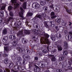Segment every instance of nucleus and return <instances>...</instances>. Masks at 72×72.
Instances as JSON below:
<instances>
[{
    "label": "nucleus",
    "mask_w": 72,
    "mask_h": 72,
    "mask_svg": "<svg viewBox=\"0 0 72 72\" xmlns=\"http://www.w3.org/2000/svg\"><path fill=\"white\" fill-rule=\"evenodd\" d=\"M48 22L46 21H44L43 22L44 26L46 27H49V26L48 24Z\"/></svg>",
    "instance_id": "393cba45"
},
{
    "label": "nucleus",
    "mask_w": 72,
    "mask_h": 72,
    "mask_svg": "<svg viewBox=\"0 0 72 72\" xmlns=\"http://www.w3.org/2000/svg\"><path fill=\"white\" fill-rule=\"evenodd\" d=\"M61 26H56L55 27V28L57 31H58L59 30V28H60Z\"/></svg>",
    "instance_id": "8fccbe9b"
},
{
    "label": "nucleus",
    "mask_w": 72,
    "mask_h": 72,
    "mask_svg": "<svg viewBox=\"0 0 72 72\" xmlns=\"http://www.w3.org/2000/svg\"><path fill=\"white\" fill-rule=\"evenodd\" d=\"M11 56L12 57V59H15L17 58V55L14 54H12Z\"/></svg>",
    "instance_id": "ddd939ff"
},
{
    "label": "nucleus",
    "mask_w": 72,
    "mask_h": 72,
    "mask_svg": "<svg viewBox=\"0 0 72 72\" xmlns=\"http://www.w3.org/2000/svg\"><path fill=\"white\" fill-rule=\"evenodd\" d=\"M32 39H33V40H34V41H35V42H37L38 41V39L36 38L35 36L32 37Z\"/></svg>",
    "instance_id": "4be33fe9"
},
{
    "label": "nucleus",
    "mask_w": 72,
    "mask_h": 72,
    "mask_svg": "<svg viewBox=\"0 0 72 72\" xmlns=\"http://www.w3.org/2000/svg\"><path fill=\"white\" fill-rule=\"evenodd\" d=\"M48 6L49 7H50L52 9H54V7H53V4L51 3H49Z\"/></svg>",
    "instance_id": "c85d7f7f"
},
{
    "label": "nucleus",
    "mask_w": 72,
    "mask_h": 72,
    "mask_svg": "<svg viewBox=\"0 0 72 72\" xmlns=\"http://www.w3.org/2000/svg\"><path fill=\"white\" fill-rule=\"evenodd\" d=\"M26 54H29L30 53V50H26Z\"/></svg>",
    "instance_id": "6e6d98bb"
},
{
    "label": "nucleus",
    "mask_w": 72,
    "mask_h": 72,
    "mask_svg": "<svg viewBox=\"0 0 72 72\" xmlns=\"http://www.w3.org/2000/svg\"><path fill=\"white\" fill-rule=\"evenodd\" d=\"M2 33L3 35H6L8 33V30L6 29H4Z\"/></svg>",
    "instance_id": "9d476101"
},
{
    "label": "nucleus",
    "mask_w": 72,
    "mask_h": 72,
    "mask_svg": "<svg viewBox=\"0 0 72 72\" xmlns=\"http://www.w3.org/2000/svg\"><path fill=\"white\" fill-rule=\"evenodd\" d=\"M39 64L40 66V67L41 68H42V67H44V65L42 64V62H39Z\"/></svg>",
    "instance_id": "6ab92c4d"
},
{
    "label": "nucleus",
    "mask_w": 72,
    "mask_h": 72,
    "mask_svg": "<svg viewBox=\"0 0 72 72\" xmlns=\"http://www.w3.org/2000/svg\"><path fill=\"white\" fill-rule=\"evenodd\" d=\"M59 7L58 6L56 8V12H59Z\"/></svg>",
    "instance_id": "f704fd0d"
},
{
    "label": "nucleus",
    "mask_w": 72,
    "mask_h": 72,
    "mask_svg": "<svg viewBox=\"0 0 72 72\" xmlns=\"http://www.w3.org/2000/svg\"><path fill=\"white\" fill-rule=\"evenodd\" d=\"M66 39H68L69 40H70V41H72V35H66Z\"/></svg>",
    "instance_id": "0eeeda50"
},
{
    "label": "nucleus",
    "mask_w": 72,
    "mask_h": 72,
    "mask_svg": "<svg viewBox=\"0 0 72 72\" xmlns=\"http://www.w3.org/2000/svg\"><path fill=\"white\" fill-rule=\"evenodd\" d=\"M43 9H44L45 11H46L48 10V7L46 6H44L43 8Z\"/></svg>",
    "instance_id": "49530a36"
},
{
    "label": "nucleus",
    "mask_w": 72,
    "mask_h": 72,
    "mask_svg": "<svg viewBox=\"0 0 72 72\" xmlns=\"http://www.w3.org/2000/svg\"><path fill=\"white\" fill-rule=\"evenodd\" d=\"M64 59V58L63 57H60L59 58V60L60 61H62L63 59Z\"/></svg>",
    "instance_id": "5fc2aeb1"
},
{
    "label": "nucleus",
    "mask_w": 72,
    "mask_h": 72,
    "mask_svg": "<svg viewBox=\"0 0 72 72\" xmlns=\"http://www.w3.org/2000/svg\"><path fill=\"white\" fill-rule=\"evenodd\" d=\"M37 15V18H39L41 20H42V16H41V15Z\"/></svg>",
    "instance_id": "bb28decb"
},
{
    "label": "nucleus",
    "mask_w": 72,
    "mask_h": 72,
    "mask_svg": "<svg viewBox=\"0 0 72 72\" xmlns=\"http://www.w3.org/2000/svg\"><path fill=\"white\" fill-rule=\"evenodd\" d=\"M42 17H43L44 18V17H45V15H46L45 14V13L42 14Z\"/></svg>",
    "instance_id": "052dcab7"
},
{
    "label": "nucleus",
    "mask_w": 72,
    "mask_h": 72,
    "mask_svg": "<svg viewBox=\"0 0 72 72\" xmlns=\"http://www.w3.org/2000/svg\"><path fill=\"white\" fill-rule=\"evenodd\" d=\"M61 24L62 26H66V22H65L64 21H62V22Z\"/></svg>",
    "instance_id": "473e14b6"
},
{
    "label": "nucleus",
    "mask_w": 72,
    "mask_h": 72,
    "mask_svg": "<svg viewBox=\"0 0 72 72\" xmlns=\"http://www.w3.org/2000/svg\"><path fill=\"white\" fill-rule=\"evenodd\" d=\"M50 23L51 24L50 26H51V27H54V26H55L54 22L53 21H50Z\"/></svg>",
    "instance_id": "f3484780"
},
{
    "label": "nucleus",
    "mask_w": 72,
    "mask_h": 72,
    "mask_svg": "<svg viewBox=\"0 0 72 72\" xmlns=\"http://www.w3.org/2000/svg\"><path fill=\"white\" fill-rule=\"evenodd\" d=\"M15 68L16 69H18L19 71H22V68L20 66H15Z\"/></svg>",
    "instance_id": "dca6fc26"
},
{
    "label": "nucleus",
    "mask_w": 72,
    "mask_h": 72,
    "mask_svg": "<svg viewBox=\"0 0 72 72\" xmlns=\"http://www.w3.org/2000/svg\"><path fill=\"white\" fill-rule=\"evenodd\" d=\"M19 64V66H22V63L20 62H18L17 64Z\"/></svg>",
    "instance_id": "e2e57ef3"
},
{
    "label": "nucleus",
    "mask_w": 72,
    "mask_h": 72,
    "mask_svg": "<svg viewBox=\"0 0 72 72\" xmlns=\"http://www.w3.org/2000/svg\"><path fill=\"white\" fill-rule=\"evenodd\" d=\"M8 65L10 67H12L13 66V63L12 62L9 63L8 64Z\"/></svg>",
    "instance_id": "4c0bfd02"
},
{
    "label": "nucleus",
    "mask_w": 72,
    "mask_h": 72,
    "mask_svg": "<svg viewBox=\"0 0 72 72\" xmlns=\"http://www.w3.org/2000/svg\"><path fill=\"white\" fill-rule=\"evenodd\" d=\"M4 72H10V69H6V70H4Z\"/></svg>",
    "instance_id": "79ce46f5"
},
{
    "label": "nucleus",
    "mask_w": 72,
    "mask_h": 72,
    "mask_svg": "<svg viewBox=\"0 0 72 72\" xmlns=\"http://www.w3.org/2000/svg\"><path fill=\"white\" fill-rule=\"evenodd\" d=\"M26 4H27V3L26 2H25L23 3L22 5L23 8L24 9H26Z\"/></svg>",
    "instance_id": "b1692460"
},
{
    "label": "nucleus",
    "mask_w": 72,
    "mask_h": 72,
    "mask_svg": "<svg viewBox=\"0 0 72 72\" xmlns=\"http://www.w3.org/2000/svg\"><path fill=\"white\" fill-rule=\"evenodd\" d=\"M22 41L23 44H26V43H27V41L24 38L22 39Z\"/></svg>",
    "instance_id": "aec40b11"
},
{
    "label": "nucleus",
    "mask_w": 72,
    "mask_h": 72,
    "mask_svg": "<svg viewBox=\"0 0 72 72\" xmlns=\"http://www.w3.org/2000/svg\"><path fill=\"white\" fill-rule=\"evenodd\" d=\"M3 56L4 57H8V55L6 53H4L3 54Z\"/></svg>",
    "instance_id": "a19ab883"
},
{
    "label": "nucleus",
    "mask_w": 72,
    "mask_h": 72,
    "mask_svg": "<svg viewBox=\"0 0 72 72\" xmlns=\"http://www.w3.org/2000/svg\"><path fill=\"white\" fill-rule=\"evenodd\" d=\"M17 0H11L12 5L14 6V9H17L19 7V4L18 3H16V1Z\"/></svg>",
    "instance_id": "7ed1b4c3"
},
{
    "label": "nucleus",
    "mask_w": 72,
    "mask_h": 72,
    "mask_svg": "<svg viewBox=\"0 0 72 72\" xmlns=\"http://www.w3.org/2000/svg\"><path fill=\"white\" fill-rule=\"evenodd\" d=\"M37 16L36 15V16L33 19V20H36V19H37Z\"/></svg>",
    "instance_id": "bf43d9fd"
},
{
    "label": "nucleus",
    "mask_w": 72,
    "mask_h": 72,
    "mask_svg": "<svg viewBox=\"0 0 72 72\" xmlns=\"http://www.w3.org/2000/svg\"><path fill=\"white\" fill-rule=\"evenodd\" d=\"M56 21L58 23H60V20L58 19H56Z\"/></svg>",
    "instance_id": "c03bdc74"
},
{
    "label": "nucleus",
    "mask_w": 72,
    "mask_h": 72,
    "mask_svg": "<svg viewBox=\"0 0 72 72\" xmlns=\"http://www.w3.org/2000/svg\"><path fill=\"white\" fill-rule=\"evenodd\" d=\"M40 6L39 4H38L37 3V4L36 5V7H35L36 9H38L39 8H40Z\"/></svg>",
    "instance_id": "72a5a7b5"
},
{
    "label": "nucleus",
    "mask_w": 72,
    "mask_h": 72,
    "mask_svg": "<svg viewBox=\"0 0 72 72\" xmlns=\"http://www.w3.org/2000/svg\"><path fill=\"white\" fill-rule=\"evenodd\" d=\"M68 68L69 69H72V67H71V64H70L69 65V66H68Z\"/></svg>",
    "instance_id": "4d7b16f0"
},
{
    "label": "nucleus",
    "mask_w": 72,
    "mask_h": 72,
    "mask_svg": "<svg viewBox=\"0 0 72 72\" xmlns=\"http://www.w3.org/2000/svg\"><path fill=\"white\" fill-rule=\"evenodd\" d=\"M23 35V31L21 30L19 32H18L17 34V36H21Z\"/></svg>",
    "instance_id": "9b49d317"
},
{
    "label": "nucleus",
    "mask_w": 72,
    "mask_h": 72,
    "mask_svg": "<svg viewBox=\"0 0 72 72\" xmlns=\"http://www.w3.org/2000/svg\"><path fill=\"white\" fill-rule=\"evenodd\" d=\"M14 25L15 26H16V27H20V26H21V23L19 22L17 24V23L15 22L14 24Z\"/></svg>",
    "instance_id": "2eb2a0df"
},
{
    "label": "nucleus",
    "mask_w": 72,
    "mask_h": 72,
    "mask_svg": "<svg viewBox=\"0 0 72 72\" xmlns=\"http://www.w3.org/2000/svg\"><path fill=\"white\" fill-rule=\"evenodd\" d=\"M38 55H39L40 57H41V56H42V54L40 53H38Z\"/></svg>",
    "instance_id": "69168bd1"
},
{
    "label": "nucleus",
    "mask_w": 72,
    "mask_h": 72,
    "mask_svg": "<svg viewBox=\"0 0 72 72\" xmlns=\"http://www.w3.org/2000/svg\"><path fill=\"white\" fill-rule=\"evenodd\" d=\"M12 7L11 6H9L8 7V10H9V11L12 10Z\"/></svg>",
    "instance_id": "3c124183"
},
{
    "label": "nucleus",
    "mask_w": 72,
    "mask_h": 72,
    "mask_svg": "<svg viewBox=\"0 0 72 72\" xmlns=\"http://www.w3.org/2000/svg\"><path fill=\"white\" fill-rule=\"evenodd\" d=\"M8 38L7 37V36H4V37L3 38V40H6V41L8 39Z\"/></svg>",
    "instance_id": "37998d69"
},
{
    "label": "nucleus",
    "mask_w": 72,
    "mask_h": 72,
    "mask_svg": "<svg viewBox=\"0 0 72 72\" xmlns=\"http://www.w3.org/2000/svg\"><path fill=\"white\" fill-rule=\"evenodd\" d=\"M19 51L20 53H23V50L21 48H19Z\"/></svg>",
    "instance_id": "c9c22d12"
},
{
    "label": "nucleus",
    "mask_w": 72,
    "mask_h": 72,
    "mask_svg": "<svg viewBox=\"0 0 72 72\" xmlns=\"http://www.w3.org/2000/svg\"><path fill=\"white\" fill-rule=\"evenodd\" d=\"M37 4V3H34L32 5V7L33 8H36V5Z\"/></svg>",
    "instance_id": "a878e982"
},
{
    "label": "nucleus",
    "mask_w": 72,
    "mask_h": 72,
    "mask_svg": "<svg viewBox=\"0 0 72 72\" xmlns=\"http://www.w3.org/2000/svg\"><path fill=\"white\" fill-rule=\"evenodd\" d=\"M48 57H52L51 58V60L52 62H55L56 61V58L55 57V56H54V55H48Z\"/></svg>",
    "instance_id": "39448f33"
},
{
    "label": "nucleus",
    "mask_w": 72,
    "mask_h": 72,
    "mask_svg": "<svg viewBox=\"0 0 72 72\" xmlns=\"http://www.w3.org/2000/svg\"><path fill=\"white\" fill-rule=\"evenodd\" d=\"M34 59H35V60H38V59H39V58H38V57H35L34 58Z\"/></svg>",
    "instance_id": "774afa93"
},
{
    "label": "nucleus",
    "mask_w": 72,
    "mask_h": 72,
    "mask_svg": "<svg viewBox=\"0 0 72 72\" xmlns=\"http://www.w3.org/2000/svg\"><path fill=\"white\" fill-rule=\"evenodd\" d=\"M25 24L26 26H30V25H29V22L28 21H26L25 22Z\"/></svg>",
    "instance_id": "de8ad7c7"
},
{
    "label": "nucleus",
    "mask_w": 72,
    "mask_h": 72,
    "mask_svg": "<svg viewBox=\"0 0 72 72\" xmlns=\"http://www.w3.org/2000/svg\"><path fill=\"white\" fill-rule=\"evenodd\" d=\"M44 54H46L48 53V51L46 49H44L42 51Z\"/></svg>",
    "instance_id": "58836bf2"
},
{
    "label": "nucleus",
    "mask_w": 72,
    "mask_h": 72,
    "mask_svg": "<svg viewBox=\"0 0 72 72\" xmlns=\"http://www.w3.org/2000/svg\"><path fill=\"white\" fill-rule=\"evenodd\" d=\"M4 63L5 64H8L9 63V61L8 60V58H5L4 60Z\"/></svg>",
    "instance_id": "a211bd4d"
},
{
    "label": "nucleus",
    "mask_w": 72,
    "mask_h": 72,
    "mask_svg": "<svg viewBox=\"0 0 72 72\" xmlns=\"http://www.w3.org/2000/svg\"><path fill=\"white\" fill-rule=\"evenodd\" d=\"M32 15H33V14L31 12H28L27 14V16H30V17L32 16Z\"/></svg>",
    "instance_id": "c756f323"
},
{
    "label": "nucleus",
    "mask_w": 72,
    "mask_h": 72,
    "mask_svg": "<svg viewBox=\"0 0 72 72\" xmlns=\"http://www.w3.org/2000/svg\"><path fill=\"white\" fill-rule=\"evenodd\" d=\"M10 15L11 16V17H13L14 15L13 14V13L12 12H10Z\"/></svg>",
    "instance_id": "09e8293b"
},
{
    "label": "nucleus",
    "mask_w": 72,
    "mask_h": 72,
    "mask_svg": "<svg viewBox=\"0 0 72 72\" xmlns=\"http://www.w3.org/2000/svg\"><path fill=\"white\" fill-rule=\"evenodd\" d=\"M68 53V52L67 50L65 51H64L63 54L64 55H67Z\"/></svg>",
    "instance_id": "ea45409f"
},
{
    "label": "nucleus",
    "mask_w": 72,
    "mask_h": 72,
    "mask_svg": "<svg viewBox=\"0 0 72 72\" xmlns=\"http://www.w3.org/2000/svg\"><path fill=\"white\" fill-rule=\"evenodd\" d=\"M17 42H18L17 41H14V42H13V43H14V44H17Z\"/></svg>",
    "instance_id": "338daca9"
},
{
    "label": "nucleus",
    "mask_w": 72,
    "mask_h": 72,
    "mask_svg": "<svg viewBox=\"0 0 72 72\" xmlns=\"http://www.w3.org/2000/svg\"><path fill=\"white\" fill-rule=\"evenodd\" d=\"M34 71L35 72H39L40 71V69L38 66H36L34 68Z\"/></svg>",
    "instance_id": "6e6552de"
},
{
    "label": "nucleus",
    "mask_w": 72,
    "mask_h": 72,
    "mask_svg": "<svg viewBox=\"0 0 72 72\" xmlns=\"http://www.w3.org/2000/svg\"><path fill=\"white\" fill-rule=\"evenodd\" d=\"M55 15V14L54 12H51V19H53V18H55L57 17V16H54Z\"/></svg>",
    "instance_id": "1a4fd4ad"
},
{
    "label": "nucleus",
    "mask_w": 72,
    "mask_h": 72,
    "mask_svg": "<svg viewBox=\"0 0 72 72\" xmlns=\"http://www.w3.org/2000/svg\"><path fill=\"white\" fill-rule=\"evenodd\" d=\"M64 49H67L68 47V43L66 41L64 42Z\"/></svg>",
    "instance_id": "f8f14e48"
},
{
    "label": "nucleus",
    "mask_w": 72,
    "mask_h": 72,
    "mask_svg": "<svg viewBox=\"0 0 72 72\" xmlns=\"http://www.w3.org/2000/svg\"><path fill=\"white\" fill-rule=\"evenodd\" d=\"M12 45H13V46H17V44L15 43H13Z\"/></svg>",
    "instance_id": "0e129e2a"
},
{
    "label": "nucleus",
    "mask_w": 72,
    "mask_h": 72,
    "mask_svg": "<svg viewBox=\"0 0 72 72\" xmlns=\"http://www.w3.org/2000/svg\"><path fill=\"white\" fill-rule=\"evenodd\" d=\"M10 39L12 40H15V36L14 35H10L9 37Z\"/></svg>",
    "instance_id": "4468645a"
},
{
    "label": "nucleus",
    "mask_w": 72,
    "mask_h": 72,
    "mask_svg": "<svg viewBox=\"0 0 72 72\" xmlns=\"http://www.w3.org/2000/svg\"><path fill=\"white\" fill-rule=\"evenodd\" d=\"M64 8H65V9H66V12H68V13H70L71 12V11H70V10H69L66 7H65Z\"/></svg>",
    "instance_id": "e433bc0d"
},
{
    "label": "nucleus",
    "mask_w": 72,
    "mask_h": 72,
    "mask_svg": "<svg viewBox=\"0 0 72 72\" xmlns=\"http://www.w3.org/2000/svg\"><path fill=\"white\" fill-rule=\"evenodd\" d=\"M0 7L1 9L0 11V15L2 17L4 16V11L3 10H5L6 7V4L4 3L0 4Z\"/></svg>",
    "instance_id": "f03ea898"
},
{
    "label": "nucleus",
    "mask_w": 72,
    "mask_h": 72,
    "mask_svg": "<svg viewBox=\"0 0 72 72\" xmlns=\"http://www.w3.org/2000/svg\"><path fill=\"white\" fill-rule=\"evenodd\" d=\"M13 17H10L8 18V19L7 20V22H9V21H10L11 20H13Z\"/></svg>",
    "instance_id": "2f4dec72"
},
{
    "label": "nucleus",
    "mask_w": 72,
    "mask_h": 72,
    "mask_svg": "<svg viewBox=\"0 0 72 72\" xmlns=\"http://www.w3.org/2000/svg\"><path fill=\"white\" fill-rule=\"evenodd\" d=\"M57 48H58V50L61 51L62 50V48L60 46H57Z\"/></svg>",
    "instance_id": "cd10ccee"
},
{
    "label": "nucleus",
    "mask_w": 72,
    "mask_h": 72,
    "mask_svg": "<svg viewBox=\"0 0 72 72\" xmlns=\"http://www.w3.org/2000/svg\"><path fill=\"white\" fill-rule=\"evenodd\" d=\"M40 4L41 5H42V6H44V5H45V2L44 1H41L40 2Z\"/></svg>",
    "instance_id": "a18cd8bd"
},
{
    "label": "nucleus",
    "mask_w": 72,
    "mask_h": 72,
    "mask_svg": "<svg viewBox=\"0 0 72 72\" xmlns=\"http://www.w3.org/2000/svg\"><path fill=\"white\" fill-rule=\"evenodd\" d=\"M33 25V26L35 28H38V26L39 25L37 24V23H34Z\"/></svg>",
    "instance_id": "7c9ffc66"
},
{
    "label": "nucleus",
    "mask_w": 72,
    "mask_h": 72,
    "mask_svg": "<svg viewBox=\"0 0 72 72\" xmlns=\"http://www.w3.org/2000/svg\"><path fill=\"white\" fill-rule=\"evenodd\" d=\"M31 32V30H24V32L25 33H27V34H30V32Z\"/></svg>",
    "instance_id": "5701e85b"
},
{
    "label": "nucleus",
    "mask_w": 72,
    "mask_h": 72,
    "mask_svg": "<svg viewBox=\"0 0 72 72\" xmlns=\"http://www.w3.org/2000/svg\"><path fill=\"white\" fill-rule=\"evenodd\" d=\"M56 51H57V49H54L51 51V52L52 53H55V52H56Z\"/></svg>",
    "instance_id": "864d4df0"
},
{
    "label": "nucleus",
    "mask_w": 72,
    "mask_h": 72,
    "mask_svg": "<svg viewBox=\"0 0 72 72\" xmlns=\"http://www.w3.org/2000/svg\"><path fill=\"white\" fill-rule=\"evenodd\" d=\"M57 72H60L62 71L61 69H57Z\"/></svg>",
    "instance_id": "680f3d73"
},
{
    "label": "nucleus",
    "mask_w": 72,
    "mask_h": 72,
    "mask_svg": "<svg viewBox=\"0 0 72 72\" xmlns=\"http://www.w3.org/2000/svg\"><path fill=\"white\" fill-rule=\"evenodd\" d=\"M42 35L44 36L43 39L44 40V41H43L42 44H50V42L48 40V38H49V35L48 34L45 33L44 32H42Z\"/></svg>",
    "instance_id": "f257e3e1"
},
{
    "label": "nucleus",
    "mask_w": 72,
    "mask_h": 72,
    "mask_svg": "<svg viewBox=\"0 0 72 72\" xmlns=\"http://www.w3.org/2000/svg\"><path fill=\"white\" fill-rule=\"evenodd\" d=\"M4 48L5 51H6L7 52L9 51V48L8 47H4Z\"/></svg>",
    "instance_id": "412c9836"
},
{
    "label": "nucleus",
    "mask_w": 72,
    "mask_h": 72,
    "mask_svg": "<svg viewBox=\"0 0 72 72\" xmlns=\"http://www.w3.org/2000/svg\"><path fill=\"white\" fill-rule=\"evenodd\" d=\"M20 9L21 11L19 13V15L21 18H23V15L24 12V10H23V9L22 7H20Z\"/></svg>",
    "instance_id": "20e7f679"
},
{
    "label": "nucleus",
    "mask_w": 72,
    "mask_h": 72,
    "mask_svg": "<svg viewBox=\"0 0 72 72\" xmlns=\"http://www.w3.org/2000/svg\"><path fill=\"white\" fill-rule=\"evenodd\" d=\"M22 58L26 60H30V56L28 55H24L22 56Z\"/></svg>",
    "instance_id": "423d86ee"
},
{
    "label": "nucleus",
    "mask_w": 72,
    "mask_h": 72,
    "mask_svg": "<svg viewBox=\"0 0 72 72\" xmlns=\"http://www.w3.org/2000/svg\"><path fill=\"white\" fill-rule=\"evenodd\" d=\"M31 31L33 32H36V29H33V30H31Z\"/></svg>",
    "instance_id": "13d9d810"
},
{
    "label": "nucleus",
    "mask_w": 72,
    "mask_h": 72,
    "mask_svg": "<svg viewBox=\"0 0 72 72\" xmlns=\"http://www.w3.org/2000/svg\"><path fill=\"white\" fill-rule=\"evenodd\" d=\"M17 60L19 61H21L22 60V58L20 57H18L17 58Z\"/></svg>",
    "instance_id": "603ef678"
}]
</instances>
